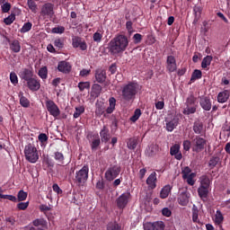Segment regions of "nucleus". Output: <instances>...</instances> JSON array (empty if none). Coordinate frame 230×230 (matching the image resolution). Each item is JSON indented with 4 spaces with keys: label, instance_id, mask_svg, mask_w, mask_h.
<instances>
[{
    "label": "nucleus",
    "instance_id": "f257e3e1",
    "mask_svg": "<svg viewBox=\"0 0 230 230\" xmlns=\"http://www.w3.org/2000/svg\"><path fill=\"white\" fill-rule=\"evenodd\" d=\"M128 48V38L123 34H119L113 38L108 46L111 55H119Z\"/></svg>",
    "mask_w": 230,
    "mask_h": 230
},
{
    "label": "nucleus",
    "instance_id": "f03ea898",
    "mask_svg": "<svg viewBox=\"0 0 230 230\" xmlns=\"http://www.w3.org/2000/svg\"><path fill=\"white\" fill-rule=\"evenodd\" d=\"M211 188V180L208 175H202L199 178V187L198 188V195L203 202H206L208 199V195H209V191Z\"/></svg>",
    "mask_w": 230,
    "mask_h": 230
},
{
    "label": "nucleus",
    "instance_id": "7ed1b4c3",
    "mask_svg": "<svg viewBox=\"0 0 230 230\" xmlns=\"http://www.w3.org/2000/svg\"><path fill=\"white\" fill-rule=\"evenodd\" d=\"M139 91V84L136 82H129L122 87V100L125 102H132L136 99V94Z\"/></svg>",
    "mask_w": 230,
    "mask_h": 230
},
{
    "label": "nucleus",
    "instance_id": "20e7f679",
    "mask_svg": "<svg viewBox=\"0 0 230 230\" xmlns=\"http://www.w3.org/2000/svg\"><path fill=\"white\" fill-rule=\"evenodd\" d=\"M89 179V165H84L79 171L75 172L74 182L76 186H85Z\"/></svg>",
    "mask_w": 230,
    "mask_h": 230
},
{
    "label": "nucleus",
    "instance_id": "39448f33",
    "mask_svg": "<svg viewBox=\"0 0 230 230\" xmlns=\"http://www.w3.org/2000/svg\"><path fill=\"white\" fill-rule=\"evenodd\" d=\"M197 97L195 95L190 94L185 102V108L183 109L182 113L185 116H190V114H195L197 112Z\"/></svg>",
    "mask_w": 230,
    "mask_h": 230
},
{
    "label": "nucleus",
    "instance_id": "423d86ee",
    "mask_svg": "<svg viewBox=\"0 0 230 230\" xmlns=\"http://www.w3.org/2000/svg\"><path fill=\"white\" fill-rule=\"evenodd\" d=\"M24 155L25 159L29 161V163H36L39 161V152L37 151V147H35L32 144H28L24 148Z\"/></svg>",
    "mask_w": 230,
    "mask_h": 230
},
{
    "label": "nucleus",
    "instance_id": "0eeeda50",
    "mask_svg": "<svg viewBox=\"0 0 230 230\" xmlns=\"http://www.w3.org/2000/svg\"><path fill=\"white\" fill-rule=\"evenodd\" d=\"M119 173H121V166L118 164L110 165L104 173V177L106 181L112 182V181H114V179L119 175Z\"/></svg>",
    "mask_w": 230,
    "mask_h": 230
},
{
    "label": "nucleus",
    "instance_id": "6e6552de",
    "mask_svg": "<svg viewBox=\"0 0 230 230\" xmlns=\"http://www.w3.org/2000/svg\"><path fill=\"white\" fill-rule=\"evenodd\" d=\"M208 146V140L203 138L200 136H196L194 139H192V152H196V154H199Z\"/></svg>",
    "mask_w": 230,
    "mask_h": 230
},
{
    "label": "nucleus",
    "instance_id": "1a4fd4ad",
    "mask_svg": "<svg viewBox=\"0 0 230 230\" xmlns=\"http://www.w3.org/2000/svg\"><path fill=\"white\" fill-rule=\"evenodd\" d=\"M45 105L50 116H53V118H58V116H60V109L54 101L47 99Z\"/></svg>",
    "mask_w": 230,
    "mask_h": 230
},
{
    "label": "nucleus",
    "instance_id": "9d476101",
    "mask_svg": "<svg viewBox=\"0 0 230 230\" xmlns=\"http://www.w3.org/2000/svg\"><path fill=\"white\" fill-rule=\"evenodd\" d=\"M54 8L55 5L51 3L43 4L41 7L40 15L42 17H53V15H55Z\"/></svg>",
    "mask_w": 230,
    "mask_h": 230
},
{
    "label": "nucleus",
    "instance_id": "9b49d317",
    "mask_svg": "<svg viewBox=\"0 0 230 230\" xmlns=\"http://www.w3.org/2000/svg\"><path fill=\"white\" fill-rule=\"evenodd\" d=\"M165 64L168 73H175L177 71V59H175L174 56H167Z\"/></svg>",
    "mask_w": 230,
    "mask_h": 230
},
{
    "label": "nucleus",
    "instance_id": "f8f14e48",
    "mask_svg": "<svg viewBox=\"0 0 230 230\" xmlns=\"http://www.w3.org/2000/svg\"><path fill=\"white\" fill-rule=\"evenodd\" d=\"M128 199H130V192L123 193L117 199V207L119 209H125L127 208Z\"/></svg>",
    "mask_w": 230,
    "mask_h": 230
},
{
    "label": "nucleus",
    "instance_id": "ddd939ff",
    "mask_svg": "<svg viewBox=\"0 0 230 230\" xmlns=\"http://www.w3.org/2000/svg\"><path fill=\"white\" fill-rule=\"evenodd\" d=\"M71 69H73V66H71V63L67 61H59L58 64V71H59V73L69 75Z\"/></svg>",
    "mask_w": 230,
    "mask_h": 230
},
{
    "label": "nucleus",
    "instance_id": "4468645a",
    "mask_svg": "<svg viewBox=\"0 0 230 230\" xmlns=\"http://www.w3.org/2000/svg\"><path fill=\"white\" fill-rule=\"evenodd\" d=\"M146 183L148 190H155L157 188V173L153 172L146 179Z\"/></svg>",
    "mask_w": 230,
    "mask_h": 230
},
{
    "label": "nucleus",
    "instance_id": "2eb2a0df",
    "mask_svg": "<svg viewBox=\"0 0 230 230\" xmlns=\"http://www.w3.org/2000/svg\"><path fill=\"white\" fill-rule=\"evenodd\" d=\"M199 105L203 111H211V108L213 107V104L211 103V98L208 96L199 97Z\"/></svg>",
    "mask_w": 230,
    "mask_h": 230
},
{
    "label": "nucleus",
    "instance_id": "dca6fc26",
    "mask_svg": "<svg viewBox=\"0 0 230 230\" xmlns=\"http://www.w3.org/2000/svg\"><path fill=\"white\" fill-rule=\"evenodd\" d=\"M72 46L73 48H80L82 51H85L87 49V43H85V41H82V38L78 36L72 38Z\"/></svg>",
    "mask_w": 230,
    "mask_h": 230
},
{
    "label": "nucleus",
    "instance_id": "f3484780",
    "mask_svg": "<svg viewBox=\"0 0 230 230\" xmlns=\"http://www.w3.org/2000/svg\"><path fill=\"white\" fill-rule=\"evenodd\" d=\"M27 87L30 91L37 92L40 89V80L32 77L27 81Z\"/></svg>",
    "mask_w": 230,
    "mask_h": 230
},
{
    "label": "nucleus",
    "instance_id": "a211bd4d",
    "mask_svg": "<svg viewBox=\"0 0 230 230\" xmlns=\"http://www.w3.org/2000/svg\"><path fill=\"white\" fill-rule=\"evenodd\" d=\"M100 137L102 143H109L111 141V130L107 126H103L100 131Z\"/></svg>",
    "mask_w": 230,
    "mask_h": 230
},
{
    "label": "nucleus",
    "instance_id": "6ab92c4d",
    "mask_svg": "<svg viewBox=\"0 0 230 230\" xmlns=\"http://www.w3.org/2000/svg\"><path fill=\"white\" fill-rule=\"evenodd\" d=\"M170 154L171 155H173L177 161H181L182 159V153H181V146H179L178 144L171 146Z\"/></svg>",
    "mask_w": 230,
    "mask_h": 230
},
{
    "label": "nucleus",
    "instance_id": "aec40b11",
    "mask_svg": "<svg viewBox=\"0 0 230 230\" xmlns=\"http://www.w3.org/2000/svg\"><path fill=\"white\" fill-rule=\"evenodd\" d=\"M95 80L98 84H103L107 80V73L103 69H97L94 74Z\"/></svg>",
    "mask_w": 230,
    "mask_h": 230
},
{
    "label": "nucleus",
    "instance_id": "412c9836",
    "mask_svg": "<svg viewBox=\"0 0 230 230\" xmlns=\"http://www.w3.org/2000/svg\"><path fill=\"white\" fill-rule=\"evenodd\" d=\"M190 202V193L188 191H184L179 194L178 196V203L180 206H188Z\"/></svg>",
    "mask_w": 230,
    "mask_h": 230
},
{
    "label": "nucleus",
    "instance_id": "4be33fe9",
    "mask_svg": "<svg viewBox=\"0 0 230 230\" xmlns=\"http://www.w3.org/2000/svg\"><path fill=\"white\" fill-rule=\"evenodd\" d=\"M213 222L215 226H218L219 229H222V224H224V215L222 211L217 210L213 217Z\"/></svg>",
    "mask_w": 230,
    "mask_h": 230
},
{
    "label": "nucleus",
    "instance_id": "5701e85b",
    "mask_svg": "<svg viewBox=\"0 0 230 230\" xmlns=\"http://www.w3.org/2000/svg\"><path fill=\"white\" fill-rule=\"evenodd\" d=\"M20 77L22 80H25V82H28V80H31V78H33V71L30 68H23L20 71Z\"/></svg>",
    "mask_w": 230,
    "mask_h": 230
},
{
    "label": "nucleus",
    "instance_id": "b1692460",
    "mask_svg": "<svg viewBox=\"0 0 230 230\" xmlns=\"http://www.w3.org/2000/svg\"><path fill=\"white\" fill-rule=\"evenodd\" d=\"M177 125H179V119L173 118L171 120H166V129L168 132H173L175 128H177Z\"/></svg>",
    "mask_w": 230,
    "mask_h": 230
},
{
    "label": "nucleus",
    "instance_id": "393cba45",
    "mask_svg": "<svg viewBox=\"0 0 230 230\" xmlns=\"http://www.w3.org/2000/svg\"><path fill=\"white\" fill-rule=\"evenodd\" d=\"M9 48L13 53L21 52V42L17 40H9Z\"/></svg>",
    "mask_w": 230,
    "mask_h": 230
},
{
    "label": "nucleus",
    "instance_id": "a878e982",
    "mask_svg": "<svg viewBox=\"0 0 230 230\" xmlns=\"http://www.w3.org/2000/svg\"><path fill=\"white\" fill-rule=\"evenodd\" d=\"M227 100H229V92L227 90L220 92L217 94L218 103H226V102H227Z\"/></svg>",
    "mask_w": 230,
    "mask_h": 230
},
{
    "label": "nucleus",
    "instance_id": "bb28decb",
    "mask_svg": "<svg viewBox=\"0 0 230 230\" xmlns=\"http://www.w3.org/2000/svg\"><path fill=\"white\" fill-rule=\"evenodd\" d=\"M172 193V186L170 184L165 185L160 191V198L161 199H168V196Z\"/></svg>",
    "mask_w": 230,
    "mask_h": 230
},
{
    "label": "nucleus",
    "instance_id": "cd10ccee",
    "mask_svg": "<svg viewBox=\"0 0 230 230\" xmlns=\"http://www.w3.org/2000/svg\"><path fill=\"white\" fill-rule=\"evenodd\" d=\"M193 131L199 136L202 135V132L204 131V124L200 121L194 122Z\"/></svg>",
    "mask_w": 230,
    "mask_h": 230
},
{
    "label": "nucleus",
    "instance_id": "c85d7f7f",
    "mask_svg": "<svg viewBox=\"0 0 230 230\" xmlns=\"http://www.w3.org/2000/svg\"><path fill=\"white\" fill-rule=\"evenodd\" d=\"M110 106L106 109L107 114H112L116 109V99L111 97L109 99Z\"/></svg>",
    "mask_w": 230,
    "mask_h": 230
},
{
    "label": "nucleus",
    "instance_id": "c756f323",
    "mask_svg": "<svg viewBox=\"0 0 230 230\" xmlns=\"http://www.w3.org/2000/svg\"><path fill=\"white\" fill-rule=\"evenodd\" d=\"M19 98H20V105L23 107L24 109H28L30 107V100L24 96L22 93H19Z\"/></svg>",
    "mask_w": 230,
    "mask_h": 230
},
{
    "label": "nucleus",
    "instance_id": "7c9ffc66",
    "mask_svg": "<svg viewBox=\"0 0 230 230\" xmlns=\"http://www.w3.org/2000/svg\"><path fill=\"white\" fill-rule=\"evenodd\" d=\"M212 61H213V56L205 57L201 62L202 69H208V67H209V66H211Z\"/></svg>",
    "mask_w": 230,
    "mask_h": 230
},
{
    "label": "nucleus",
    "instance_id": "2f4dec72",
    "mask_svg": "<svg viewBox=\"0 0 230 230\" xmlns=\"http://www.w3.org/2000/svg\"><path fill=\"white\" fill-rule=\"evenodd\" d=\"M35 227H48V221L44 218H37L32 222Z\"/></svg>",
    "mask_w": 230,
    "mask_h": 230
},
{
    "label": "nucleus",
    "instance_id": "473e14b6",
    "mask_svg": "<svg viewBox=\"0 0 230 230\" xmlns=\"http://www.w3.org/2000/svg\"><path fill=\"white\" fill-rule=\"evenodd\" d=\"M220 163V157L218 156H212L208 161V168L209 170H213Z\"/></svg>",
    "mask_w": 230,
    "mask_h": 230
},
{
    "label": "nucleus",
    "instance_id": "72a5a7b5",
    "mask_svg": "<svg viewBox=\"0 0 230 230\" xmlns=\"http://www.w3.org/2000/svg\"><path fill=\"white\" fill-rule=\"evenodd\" d=\"M127 146L129 150H136V148L137 147V137L129 138L127 143Z\"/></svg>",
    "mask_w": 230,
    "mask_h": 230
},
{
    "label": "nucleus",
    "instance_id": "f704fd0d",
    "mask_svg": "<svg viewBox=\"0 0 230 230\" xmlns=\"http://www.w3.org/2000/svg\"><path fill=\"white\" fill-rule=\"evenodd\" d=\"M200 78H202V71H200L199 69H195L192 72V75L190 77V83L193 84V82H195V80H200Z\"/></svg>",
    "mask_w": 230,
    "mask_h": 230
},
{
    "label": "nucleus",
    "instance_id": "c9c22d12",
    "mask_svg": "<svg viewBox=\"0 0 230 230\" xmlns=\"http://www.w3.org/2000/svg\"><path fill=\"white\" fill-rule=\"evenodd\" d=\"M38 76H40L41 80H48V66H43L40 68L38 72Z\"/></svg>",
    "mask_w": 230,
    "mask_h": 230
},
{
    "label": "nucleus",
    "instance_id": "e433bc0d",
    "mask_svg": "<svg viewBox=\"0 0 230 230\" xmlns=\"http://www.w3.org/2000/svg\"><path fill=\"white\" fill-rule=\"evenodd\" d=\"M195 177H197L196 172H191L189 176L183 178V181H187L189 186H195Z\"/></svg>",
    "mask_w": 230,
    "mask_h": 230
},
{
    "label": "nucleus",
    "instance_id": "4c0bfd02",
    "mask_svg": "<svg viewBox=\"0 0 230 230\" xmlns=\"http://www.w3.org/2000/svg\"><path fill=\"white\" fill-rule=\"evenodd\" d=\"M32 27L33 23H31V22H27L22 25L19 31L20 33H28V31H30Z\"/></svg>",
    "mask_w": 230,
    "mask_h": 230
},
{
    "label": "nucleus",
    "instance_id": "58836bf2",
    "mask_svg": "<svg viewBox=\"0 0 230 230\" xmlns=\"http://www.w3.org/2000/svg\"><path fill=\"white\" fill-rule=\"evenodd\" d=\"M85 112V107L84 106H78L75 107V111L73 114V117L75 119L80 118V115L84 114Z\"/></svg>",
    "mask_w": 230,
    "mask_h": 230
},
{
    "label": "nucleus",
    "instance_id": "ea45409f",
    "mask_svg": "<svg viewBox=\"0 0 230 230\" xmlns=\"http://www.w3.org/2000/svg\"><path fill=\"white\" fill-rule=\"evenodd\" d=\"M95 107L96 116H102L105 112V105L103 103H96Z\"/></svg>",
    "mask_w": 230,
    "mask_h": 230
},
{
    "label": "nucleus",
    "instance_id": "a19ab883",
    "mask_svg": "<svg viewBox=\"0 0 230 230\" xmlns=\"http://www.w3.org/2000/svg\"><path fill=\"white\" fill-rule=\"evenodd\" d=\"M27 5L33 13H37V3H35V0H27Z\"/></svg>",
    "mask_w": 230,
    "mask_h": 230
},
{
    "label": "nucleus",
    "instance_id": "79ce46f5",
    "mask_svg": "<svg viewBox=\"0 0 230 230\" xmlns=\"http://www.w3.org/2000/svg\"><path fill=\"white\" fill-rule=\"evenodd\" d=\"M139 118H141V110L137 109L135 110L133 116H131L130 121H132L133 123H136V121H137Z\"/></svg>",
    "mask_w": 230,
    "mask_h": 230
},
{
    "label": "nucleus",
    "instance_id": "37998d69",
    "mask_svg": "<svg viewBox=\"0 0 230 230\" xmlns=\"http://www.w3.org/2000/svg\"><path fill=\"white\" fill-rule=\"evenodd\" d=\"M102 143V140H100V137L97 135V137L93 139L91 143V148L92 150H96Z\"/></svg>",
    "mask_w": 230,
    "mask_h": 230
},
{
    "label": "nucleus",
    "instance_id": "c03bdc74",
    "mask_svg": "<svg viewBox=\"0 0 230 230\" xmlns=\"http://www.w3.org/2000/svg\"><path fill=\"white\" fill-rule=\"evenodd\" d=\"M78 89L81 92L85 91V89H91V83H89V82H80L78 84Z\"/></svg>",
    "mask_w": 230,
    "mask_h": 230
},
{
    "label": "nucleus",
    "instance_id": "a18cd8bd",
    "mask_svg": "<svg viewBox=\"0 0 230 230\" xmlns=\"http://www.w3.org/2000/svg\"><path fill=\"white\" fill-rule=\"evenodd\" d=\"M92 92L94 93V96H98L102 93V85L94 84L92 86Z\"/></svg>",
    "mask_w": 230,
    "mask_h": 230
},
{
    "label": "nucleus",
    "instance_id": "49530a36",
    "mask_svg": "<svg viewBox=\"0 0 230 230\" xmlns=\"http://www.w3.org/2000/svg\"><path fill=\"white\" fill-rule=\"evenodd\" d=\"M154 230H164V227H166V226H164V222L163 221H156L154 222Z\"/></svg>",
    "mask_w": 230,
    "mask_h": 230
},
{
    "label": "nucleus",
    "instance_id": "de8ad7c7",
    "mask_svg": "<svg viewBox=\"0 0 230 230\" xmlns=\"http://www.w3.org/2000/svg\"><path fill=\"white\" fill-rule=\"evenodd\" d=\"M13 21H15V14L13 13H11L8 17L4 19V22L6 24V26L13 24Z\"/></svg>",
    "mask_w": 230,
    "mask_h": 230
},
{
    "label": "nucleus",
    "instance_id": "09e8293b",
    "mask_svg": "<svg viewBox=\"0 0 230 230\" xmlns=\"http://www.w3.org/2000/svg\"><path fill=\"white\" fill-rule=\"evenodd\" d=\"M18 202H22L23 200H25L26 199H28V193L24 192V190H21L18 192Z\"/></svg>",
    "mask_w": 230,
    "mask_h": 230
},
{
    "label": "nucleus",
    "instance_id": "8fccbe9b",
    "mask_svg": "<svg viewBox=\"0 0 230 230\" xmlns=\"http://www.w3.org/2000/svg\"><path fill=\"white\" fill-rule=\"evenodd\" d=\"M55 48H58V49H62L64 48V40L62 38H58L54 40Z\"/></svg>",
    "mask_w": 230,
    "mask_h": 230
},
{
    "label": "nucleus",
    "instance_id": "3c124183",
    "mask_svg": "<svg viewBox=\"0 0 230 230\" xmlns=\"http://www.w3.org/2000/svg\"><path fill=\"white\" fill-rule=\"evenodd\" d=\"M10 80L13 85H17V84H19V78L17 77V74H15V72L10 73Z\"/></svg>",
    "mask_w": 230,
    "mask_h": 230
},
{
    "label": "nucleus",
    "instance_id": "603ef678",
    "mask_svg": "<svg viewBox=\"0 0 230 230\" xmlns=\"http://www.w3.org/2000/svg\"><path fill=\"white\" fill-rule=\"evenodd\" d=\"M1 8H2L3 13H8V12H10V10L12 9V4L6 2L4 4H2Z\"/></svg>",
    "mask_w": 230,
    "mask_h": 230
},
{
    "label": "nucleus",
    "instance_id": "864d4df0",
    "mask_svg": "<svg viewBox=\"0 0 230 230\" xmlns=\"http://www.w3.org/2000/svg\"><path fill=\"white\" fill-rule=\"evenodd\" d=\"M93 41L94 42H102V39H103V34H102L99 31H97L94 34H93Z\"/></svg>",
    "mask_w": 230,
    "mask_h": 230
},
{
    "label": "nucleus",
    "instance_id": "5fc2aeb1",
    "mask_svg": "<svg viewBox=\"0 0 230 230\" xmlns=\"http://www.w3.org/2000/svg\"><path fill=\"white\" fill-rule=\"evenodd\" d=\"M191 169L189 166H186L181 170L182 179L186 178L189 175H191Z\"/></svg>",
    "mask_w": 230,
    "mask_h": 230
},
{
    "label": "nucleus",
    "instance_id": "6e6d98bb",
    "mask_svg": "<svg viewBox=\"0 0 230 230\" xmlns=\"http://www.w3.org/2000/svg\"><path fill=\"white\" fill-rule=\"evenodd\" d=\"M107 230H121V226L118 223H110L107 226Z\"/></svg>",
    "mask_w": 230,
    "mask_h": 230
},
{
    "label": "nucleus",
    "instance_id": "4d7b16f0",
    "mask_svg": "<svg viewBox=\"0 0 230 230\" xmlns=\"http://www.w3.org/2000/svg\"><path fill=\"white\" fill-rule=\"evenodd\" d=\"M55 159L58 163H61V164H64V154H62L60 152H56L55 153Z\"/></svg>",
    "mask_w": 230,
    "mask_h": 230
},
{
    "label": "nucleus",
    "instance_id": "13d9d810",
    "mask_svg": "<svg viewBox=\"0 0 230 230\" xmlns=\"http://www.w3.org/2000/svg\"><path fill=\"white\" fill-rule=\"evenodd\" d=\"M28 206H30V202H20L17 204L18 209L21 211H24L25 209H28Z\"/></svg>",
    "mask_w": 230,
    "mask_h": 230
},
{
    "label": "nucleus",
    "instance_id": "bf43d9fd",
    "mask_svg": "<svg viewBox=\"0 0 230 230\" xmlns=\"http://www.w3.org/2000/svg\"><path fill=\"white\" fill-rule=\"evenodd\" d=\"M66 31V28L64 26H58V27H54L52 29V33H59L62 34Z\"/></svg>",
    "mask_w": 230,
    "mask_h": 230
},
{
    "label": "nucleus",
    "instance_id": "052dcab7",
    "mask_svg": "<svg viewBox=\"0 0 230 230\" xmlns=\"http://www.w3.org/2000/svg\"><path fill=\"white\" fill-rule=\"evenodd\" d=\"M192 146V142L190 140H184L183 141V150H185V152H190V149Z\"/></svg>",
    "mask_w": 230,
    "mask_h": 230
},
{
    "label": "nucleus",
    "instance_id": "680f3d73",
    "mask_svg": "<svg viewBox=\"0 0 230 230\" xmlns=\"http://www.w3.org/2000/svg\"><path fill=\"white\" fill-rule=\"evenodd\" d=\"M52 190L55 191V193H58V195H62V189L58 186V184L54 183L52 185Z\"/></svg>",
    "mask_w": 230,
    "mask_h": 230
},
{
    "label": "nucleus",
    "instance_id": "e2e57ef3",
    "mask_svg": "<svg viewBox=\"0 0 230 230\" xmlns=\"http://www.w3.org/2000/svg\"><path fill=\"white\" fill-rule=\"evenodd\" d=\"M38 139L40 143H46V141H48V135L45 133H40L38 137Z\"/></svg>",
    "mask_w": 230,
    "mask_h": 230
},
{
    "label": "nucleus",
    "instance_id": "0e129e2a",
    "mask_svg": "<svg viewBox=\"0 0 230 230\" xmlns=\"http://www.w3.org/2000/svg\"><path fill=\"white\" fill-rule=\"evenodd\" d=\"M133 39H134L135 44H139V42H141V40H143V36L139 33H136L133 36Z\"/></svg>",
    "mask_w": 230,
    "mask_h": 230
},
{
    "label": "nucleus",
    "instance_id": "69168bd1",
    "mask_svg": "<svg viewBox=\"0 0 230 230\" xmlns=\"http://www.w3.org/2000/svg\"><path fill=\"white\" fill-rule=\"evenodd\" d=\"M96 189L97 190H104L105 189V181H103V179L97 181Z\"/></svg>",
    "mask_w": 230,
    "mask_h": 230
},
{
    "label": "nucleus",
    "instance_id": "338daca9",
    "mask_svg": "<svg viewBox=\"0 0 230 230\" xmlns=\"http://www.w3.org/2000/svg\"><path fill=\"white\" fill-rule=\"evenodd\" d=\"M162 215L164 217H172V210L168 208H164L162 209Z\"/></svg>",
    "mask_w": 230,
    "mask_h": 230
},
{
    "label": "nucleus",
    "instance_id": "774afa93",
    "mask_svg": "<svg viewBox=\"0 0 230 230\" xmlns=\"http://www.w3.org/2000/svg\"><path fill=\"white\" fill-rule=\"evenodd\" d=\"M144 229L145 230H154V223H152V222L145 223Z\"/></svg>",
    "mask_w": 230,
    "mask_h": 230
}]
</instances>
